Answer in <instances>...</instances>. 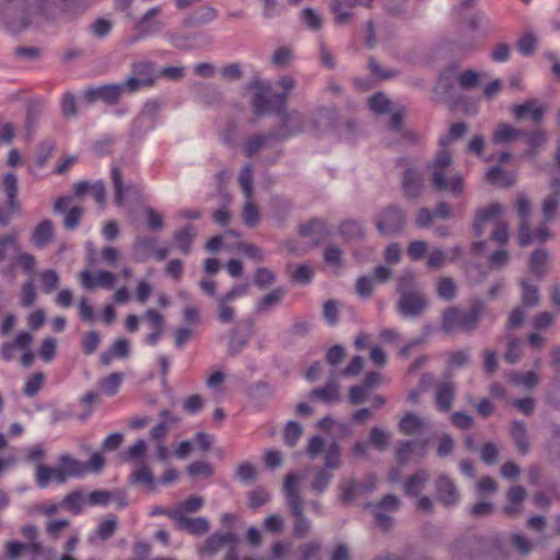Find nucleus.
<instances>
[{"label": "nucleus", "instance_id": "obj_30", "mask_svg": "<svg viewBox=\"0 0 560 560\" xmlns=\"http://www.w3.org/2000/svg\"><path fill=\"white\" fill-rule=\"evenodd\" d=\"M287 293L288 291L283 287L273 289L256 302L257 313H269L271 308L281 304Z\"/></svg>", "mask_w": 560, "mask_h": 560}, {"label": "nucleus", "instance_id": "obj_9", "mask_svg": "<svg viewBox=\"0 0 560 560\" xmlns=\"http://www.w3.org/2000/svg\"><path fill=\"white\" fill-rule=\"evenodd\" d=\"M253 335L254 322L252 319L243 320L237 326L232 328L229 336V354H238L247 346Z\"/></svg>", "mask_w": 560, "mask_h": 560}, {"label": "nucleus", "instance_id": "obj_11", "mask_svg": "<svg viewBox=\"0 0 560 560\" xmlns=\"http://www.w3.org/2000/svg\"><path fill=\"white\" fill-rule=\"evenodd\" d=\"M428 307V301L423 293L413 292L400 296L397 302V310L400 315L408 318L420 316Z\"/></svg>", "mask_w": 560, "mask_h": 560}, {"label": "nucleus", "instance_id": "obj_51", "mask_svg": "<svg viewBox=\"0 0 560 560\" xmlns=\"http://www.w3.org/2000/svg\"><path fill=\"white\" fill-rule=\"evenodd\" d=\"M20 246L15 235L8 234L0 237V262L18 254Z\"/></svg>", "mask_w": 560, "mask_h": 560}, {"label": "nucleus", "instance_id": "obj_60", "mask_svg": "<svg viewBox=\"0 0 560 560\" xmlns=\"http://www.w3.org/2000/svg\"><path fill=\"white\" fill-rule=\"evenodd\" d=\"M332 478L334 476L329 470L319 468L316 471L314 480L312 481V490L315 491L316 493L325 492L328 489L329 485L331 483Z\"/></svg>", "mask_w": 560, "mask_h": 560}, {"label": "nucleus", "instance_id": "obj_34", "mask_svg": "<svg viewBox=\"0 0 560 560\" xmlns=\"http://www.w3.org/2000/svg\"><path fill=\"white\" fill-rule=\"evenodd\" d=\"M521 137H525V142L528 145L525 155L529 158L537 155L539 149L544 147L548 140L547 132L542 129L525 130V133Z\"/></svg>", "mask_w": 560, "mask_h": 560}, {"label": "nucleus", "instance_id": "obj_32", "mask_svg": "<svg viewBox=\"0 0 560 560\" xmlns=\"http://www.w3.org/2000/svg\"><path fill=\"white\" fill-rule=\"evenodd\" d=\"M525 133L524 129L515 128L509 124H499L492 133L494 144L509 143Z\"/></svg>", "mask_w": 560, "mask_h": 560}, {"label": "nucleus", "instance_id": "obj_10", "mask_svg": "<svg viewBox=\"0 0 560 560\" xmlns=\"http://www.w3.org/2000/svg\"><path fill=\"white\" fill-rule=\"evenodd\" d=\"M121 96V88H119L118 83L91 86L84 92V98L88 103L101 101L108 105H116Z\"/></svg>", "mask_w": 560, "mask_h": 560}, {"label": "nucleus", "instance_id": "obj_56", "mask_svg": "<svg viewBox=\"0 0 560 560\" xmlns=\"http://www.w3.org/2000/svg\"><path fill=\"white\" fill-rule=\"evenodd\" d=\"M339 233L347 240H357L364 235V230L360 222L354 220H347L340 224Z\"/></svg>", "mask_w": 560, "mask_h": 560}, {"label": "nucleus", "instance_id": "obj_28", "mask_svg": "<svg viewBox=\"0 0 560 560\" xmlns=\"http://www.w3.org/2000/svg\"><path fill=\"white\" fill-rule=\"evenodd\" d=\"M550 236L549 229L541 225L536 232L530 231L527 222H521L518 231V243L521 246H527L534 241L545 242Z\"/></svg>", "mask_w": 560, "mask_h": 560}, {"label": "nucleus", "instance_id": "obj_47", "mask_svg": "<svg viewBox=\"0 0 560 560\" xmlns=\"http://www.w3.org/2000/svg\"><path fill=\"white\" fill-rule=\"evenodd\" d=\"M486 180L490 184H501L504 187H509L513 185L514 176L500 166H492L486 173Z\"/></svg>", "mask_w": 560, "mask_h": 560}, {"label": "nucleus", "instance_id": "obj_36", "mask_svg": "<svg viewBox=\"0 0 560 560\" xmlns=\"http://www.w3.org/2000/svg\"><path fill=\"white\" fill-rule=\"evenodd\" d=\"M197 235V230L195 226L188 224L183 229L178 230L174 234V241L178 247V249L184 254L188 255L191 252V244Z\"/></svg>", "mask_w": 560, "mask_h": 560}, {"label": "nucleus", "instance_id": "obj_41", "mask_svg": "<svg viewBox=\"0 0 560 560\" xmlns=\"http://www.w3.org/2000/svg\"><path fill=\"white\" fill-rule=\"evenodd\" d=\"M552 194L549 195L542 203V212L546 220L555 217L556 210L560 202V179L556 178L551 182Z\"/></svg>", "mask_w": 560, "mask_h": 560}, {"label": "nucleus", "instance_id": "obj_6", "mask_svg": "<svg viewBox=\"0 0 560 560\" xmlns=\"http://www.w3.org/2000/svg\"><path fill=\"white\" fill-rule=\"evenodd\" d=\"M32 22V5L27 0H0V24L11 33H19Z\"/></svg>", "mask_w": 560, "mask_h": 560}, {"label": "nucleus", "instance_id": "obj_37", "mask_svg": "<svg viewBox=\"0 0 560 560\" xmlns=\"http://www.w3.org/2000/svg\"><path fill=\"white\" fill-rule=\"evenodd\" d=\"M429 474L424 469H419L411 475L405 482V494L417 497L429 481Z\"/></svg>", "mask_w": 560, "mask_h": 560}, {"label": "nucleus", "instance_id": "obj_13", "mask_svg": "<svg viewBox=\"0 0 560 560\" xmlns=\"http://www.w3.org/2000/svg\"><path fill=\"white\" fill-rule=\"evenodd\" d=\"M81 284L86 290H94L96 288L113 289L117 280L115 273L107 270H97L94 275L89 270L80 272Z\"/></svg>", "mask_w": 560, "mask_h": 560}, {"label": "nucleus", "instance_id": "obj_2", "mask_svg": "<svg viewBox=\"0 0 560 560\" xmlns=\"http://www.w3.org/2000/svg\"><path fill=\"white\" fill-rule=\"evenodd\" d=\"M301 475L298 472H290L285 476L283 482V495L285 504L290 514L294 517L293 535L298 538H303L312 528L311 521L304 515V501L299 493V483Z\"/></svg>", "mask_w": 560, "mask_h": 560}, {"label": "nucleus", "instance_id": "obj_57", "mask_svg": "<svg viewBox=\"0 0 560 560\" xmlns=\"http://www.w3.org/2000/svg\"><path fill=\"white\" fill-rule=\"evenodd\" d=\"M438 296L444 301H452L457 293V287L452 278L444 277L436 284Z\"/></svg>", "mask_w": 560, "mask_h": 560}, {"label": "nucleus", "instance_id": "obj_12", "mask_svg": "<svg viewBox=\"0 0 560 560\" xmlns=\"http://www.w3.org/2000/svg\"><path fill=\"white\" fill-rule=\"evenodd\" d=\"M174 527L191 536L200 537L209 533L210 522L205 516L190 517L178 513Z\"/></svg>", "mask_w": 560, "mask_h": 560}, {"label": "nucleus", "instance_id": "obj_29", "mask_svg": "<svg viewBox=\"0 0 560 560\" xmlns=\"http://www.w3.org/2000/svg\"><path fill=\"white\" fill-rule=\"evenodd\" d=\"M2 189L7 197V205L11 212H20L18 197V178L14 173H7L2 179Z\"/></svg>", "mask_w": 560, "mask_h": 560}, {"label": "nucleus", "instance_id": "obj_24", "mask_svg": "<svg viewBox=\"0 0 560 560\" xmlns=\"http://www.w3.org/2000/svg\"><path fill=\"white\" fill-rule=\"evenodd\" d=\"M526 498V490L522 486H513L506 493L508 503L503 506V513L509 517H515L522 512V504Z\"/></svg>", "mask_w": 560, "mask_h": 560}, {"label": "nucleus", "instance_id": "obj_1", "mask_svg": "<svg viewBox=\"0 0 560 560\" xmlns=\"http://www.w3.org/2000/svg\"><path fill=\"white\" fill-rule=\"evenodd\" d=\"M452 165L453 155L451 151L448 149H441L428 165V170L431 172V183L434 189L448 191L457 197L464 191L465 182L463 175L458 172L447 177L448 170Z\"/></svg>", "mask_w": 560, "mask_h": 560}, {"label": "nucleus", "instance_id": "obj_31", "mask_svg": "<svg viewBox=\"0 0 560 560\" xmlns=\"http://www.w3.org/2000/svg\"><path fill=\"white\" fill-rule=\"evenodd\" d=\"M328 233L325 221L320 219H312L300 226V235L312 237L316 243L326 237Z\"/></svg>", "mask_w": 560, "mask_h": 560}, {"label": "nucleus", "instance_id": "obj_62", "mask_svg": "<svg viewBox=\"0 0 560 560\" xmlns=\"http://www.w3.org/2000/svg\"><path fill=\"white\" fill-rule=\"evenodd\" d=\"M369 107L375 114H385L390 110V101L382 92H376L369 98Z\"/></svg>", "mask_w": 560, "mask_h": 560}, {"label": "nucleus", "instance_id": "obj_54", "mask_svg": "<svg viewBox=\"0 0 560 560\" xmlns=\"http://www.w3.org/2000/svg\"><path fill=\"white\" fill-rule=\"evenodd\" d=\"M110 175H112V180H113L114 190H115V202H116V205L121 206L125 202V198H126L125 194L127 191H129L131 189V187L124 186L121 172L118 167H113Z\"/></svg>", "mask_w": 560, "mask_h": 560}, {"label": "nucleus", "instance_id": "obj_63", "mask_svg": "<svg viewBox=\"0 0 560 560\" xmlns=\"http://www.w3.org/2000/svg\"><path fill=\"white\" fill-rule=\"evenodd\" d=\"M39 278L45 293H51L59 285V275L54 269H46L39 273Z\"/></svg>", "mask_w": 560, "mask_h": 560}, {"label": "nucleus", "instance_id": "obj_17", "mask_svg": "<svg viewBox=\"0 0 560 560\" xmlns=\"http://www.w3.org/2000/svg\"><path fill=\"white\" fill-rule=\"evenodd\" d=\"M372 1L373 0H368L366 2L362 0H331L330 10L334 13L336 23L343 25L350 22L352 9L360 4L370 8Z\"/></svg>", "mask_w": 560, "mask_h": 560}, {"label": "nucleus", "instance_id": "obj_4", "mask_svg": "<svg viewBox=\"0 0 560 560\" xmlns=\"http://www.w3.org/2000/svg\"><path fill=\"white\" fill-rule=\"evenodd\" d=\"M248 88L254 90L250 105L256 116L259 117L267 113L278 114L285 107L287 94L273 93L269 83L255 79Z\"/></svg>", "mask_w": 560, "mask_h": 560}, {"label": "nucleus", "instance_id": "obj_5", "mask_svg": "<svg viewBox=\"0 0 560 560\" xmlns=\"http://www.w3.org/2000/svg\"><path fill=\"white\" fill-rule=\"evenodd\" d=\"M482 312L483 303L480 301H475L468 311H463L456 306L448 307L443 313L441 329L445 332L471 331L477 327Z\"/></svg>", "mask_w": 560, "mask_h": 560}, {"label": "nucleus", "instance_id": "obj_39", "mask_svg": "<svg viewBox=\"0 0 560 560\" xmlns=\"http://www.w3.org/2000/svg\"><path fill=\"white\" fill-rule=\"evenodd\" d=\"M156 240L150 236H138L133 244L135 259L143 262L149 259L150 253L154 250Z\"/></svg>", "mask_w": 560, "mask_h": 560}, {"label": "nucleus", "instance_id": "obj_8", "mask_svg": "<svg viewBox=\"0 0 560 560\" xmlns=\"http://www.w3.org/2000/svg\"><path fill=\"white\" fill-rule=\"evenodd\" d=\"M406 222L404 211L397 206L384 208L375 218L376 229L382 234H393L399 232Z\"/></svg>", "mask_w": 560, "mask_h": 560}, {"label": "nucleus", "instance_id": "obj_49", "mask_svg": "<svg viewBox=\"0 0 560 560\" xmlns=\"http://www.w3.org/2000/svg\"><path fill=\"white\" fill-rule=\"evenodd\" d=\"M520 284L522 289L521 294L523 305L526 307L536 306L539 302L538 288L525 279H522Z\"/></svg>", "mask_w": 560, "mask_h": 560}, {"label": "nucleus", "instance_id": "obj_43", "mask_svg": "<svg viewBox=\"0 0 560 560\" xmlns=\"http://www.w3.org/2000/svg\"><path fill=\"white\" fill-rule=\"evenodd\" d=\"M44 110L45 103L43 101H33L28 103L25 120V127L28 131H33L36 128Z\"/></svg>", "mask_w": 560, "mask_h": 560}, {"label": "nucleus", "instance_id": "obj_53", "mask_svg": "<svg viewBox=\"0 0 560 560\" xmlns=\"http://www.w3.org/2000/svg\"><path fill=\"white\" fill-rule=\"evenodd\" d=\"M132 75L140 80H144V84L149 88L154 83V66L152 62L144 61L132 65Z\"/></svg>", "mask_w": 560, "mask_h": 560}, {"label": "nucleus", "instance_id": "obj_16", "mask_svg": "<svg viewBox=\"0 0 560 560\" xmlns=\"http://www.w3.org/2000/svg\"><path fill=\"white\" fill-rule=\"evenodd\" d=\"M401 188L408 199L418 198L424 189L423 174L416 168H408L401 178Z\"/></svg>", "mask_w": 560, "mask_h": 560}, {"label": "nucleus", "instance_id": "obj_52", "mask_svg": "<svg viewBox=\"0 0 560 560\" xmlns=\"http://www.w3.org/2000/svg\"><path fill=\"white\" fill-rule=\"evenodd\" d=\"M73 0H34V8L42 13L65 11Z\"/></svg>", "mask_w": 560, "mask_h": 560}, {"label": "nucleus", "instance_id": "obj_50", "mask_svg": "<svg viewBox=\"0 0 560 560\" xmlns=\"http://www.w3.org/2000/svg\"><path fill=\"white\" fill-rule=\"evenodd\" d=\"M506 339L508 348L504 353V360L510 364H514L522 358L524 342L523 340L510 335L506 336Z\"/></svg>", "mask_w": 560, "mask_h": 560}, {"label": "nucleus", "instance_id": "obj_26", "mask_svg": "<svg viewBox=\"0 0 560 560\" xmlns=\"http://www.w3.org/2000/svg\"><path fill=\"white\" fill-rule=\"evenodd\" d=\"M159 417L161 421L150 431V438L153 441H160L165 438L168 434L172 425L178 422V418L167 409L161 410L159 412Z\"/></svg>", "mask_w": 560, "mask_h": 560}, {"label": "nucleus", "instance_id": "obj_61", "mask_svg": "<svg viewBox=\"0 0 560 560\" xmlns=\"http://www.w3.org/2000/svg\"><path fill=\"white\" fill-rule=\"evenodd\" d=\"M62 508L72 512L74 515H79L83 511V498L80 491H72L68 493L61 501Z\"/></svg>", "mask_w": 560, "mask_h": 560}, {"label": "nucleus", "instance_id": "obj_42", "mask_svg": "<svg viewBox=\"0 0 560 560\" xmlns=\"http://www.w3.org/2000/svg\"><path fill=\"white\" fill-rule=\"evenodd\" d=\"M231 303L220 295L217 296V318L221 324H232L235 320L236 311Z\"/></svg>", "mask_w": 560, "mask_h": 560}, {"label": "nucleus", "instance_id": "obj_20", "mask_svg": "<svg viewBox=\"0 0 560 560\" xmlns=\"http://www.w3.org/2000/svg\"><path fill=\"white\" fill-rule=\"evenodd\" d=\"M70 203V198L68 197H60L56 200L54 205V209L57 212L65 213V228L67 230H74L79 226L81 218L83 215V208L81 207H72L70 210L67 211Z\"/></svg>", "mask_w": 560, "mask_h": 560}, {"label": "nucleus", "instance_id": "obj_19", "mask_svg": "<svg viewBox=\"0 0 560 560\" xmlns=\"http://www.w3.org/2000/svg\"><path fill=\"white\" fill-rule=\"evenodd\" d=\"M51 480L59 485L65 483V476L59 460L55 467L43 464L36 466L35 481L40 489L46 488Z\"/></svg>", "mask_w": 560, "mask_h": 560}, {"label": "nucleus", "instance_id": "obj_27", "mask_svg": "<svg viewBox=\"0 0 560 560\" xmlns=\"http://www.w3.org/2000/svg\"><path fill=\"white\" fill-rule=\"evenodd\" d=\"M54 231V224L50 220H42L35 226L31 240L37 248H45L52 241Z\"/></svg>", "mask_w": 560, "mask_h": 560}, {"label": "nucleus", "instance_id": "obj_38", "mask_svg": "<svg viewBox=\"0 0 560 560\" xmlns=\"http://www.w3.org/2000/svg\"><path fill=\"white\" fill-rule=\"evenodd\" d=\"M425 421L413 412H407L400 420L398 429L402 434L413 435L419 433L424 427Z\"/></svg>", "mask_w": 560, "mask_h": 560}, {"label": "nucleus", "instance_id": "obj_18", "mask_svg": "<svg viewBox=\"0 0 560 560\" xmlns=\"http://www.w3.org/2000/svg\"><path fill=\"white\" fill-rule=\"evenodd\" d=\"M456 396V386L453 382H440L435 386L434 402L439 411L448 412Z\"/></svg>", "mask_w": 560, "mask_h": 560}, {"label": "nucleus", "instance_id": "obj_23", "mask_svg": "<svg viewBox=\"0 0 560 560\" xmlns=\"http://www.w3.org/2000/svg\"><path fill=\"white\" fill-rule=\"evenodd\" d=\"M161 109V103L156 100H149L144 103L141 113L133 121L135 129H141L145 125L147 130L154 128L156 116Z\"/></svg>", "mask_w": 560, "mask_h": 560}, {"label": "nucleus", "instance_id": "obj_46", "mask_svg": "<svg viewBox=\"0 0 560 560\" xmlns=\"http://www.w3.org/2000/svg\"><path fill=\"white\" fill-rule=\"evenodd\" d=\"M339 490L341 502L349 504L354 501L361 491V485L353 479H342L339 483Z\"/></svg>", "mask_w": 560, "mask_h": 560}, {"label": "nucleus", "instance_id": "obj_59", "mask_svg": "<svg viewBox=\"0 0 560 560\" xmlns=\"http://www.w3.org/2000/svg\"><path fill=\"white\" fill-rule=\"evenodd\" d=\"M467 131V125L465 122H455L451 126L448 133L443 135L439 139V145L441 149H446V147L452 142L459 138H462Z\"/></svg>", "mask_w": 560, "mask_h": 560}, {"label": "nucleus", "instance_id": "obj_25", "mask_svg": "<svg viewBox=\"0 0 560 560\" xmlns=\"http://www.w3.org/2000/svg\"><path fill=\"white\" fill-rule=\"evenodd\" d=\"M58 459L62 468L65 482L69 478H82L88 474V465L69 454H62Z\"/></svg>", "mask_w": 560, "mask_h": 560}, {"label": "nucleus", "instance_id": "obj_33", "mask_svg": "<svg viewBox=\"0 0 560 560\" xmlns=\"http://www.w3.org/2000/svg\"><path fill=\"white\" fill-rule=\"evenodd\" d=\"M510 434L520 454L525 455L529 452V442L527 436V428L522 421H513Z\"/></svg>", "mask_w": 560, "mask_h": 560}, {"label": "nucleus", "instance_id": "obj_3", "mask_svg": "<svg viewBox=\"0 0 560 560\" xmlns=\"http://www.w3.org/2000/svg\"><path fill=\"white\" fill-rule=\"evenodd\" d=\"M503 207L500 203H491L479 209L475 214L474 231L476 236L480 237L486 233L488 226L492 228L491 240L499 244H505L509 241L508 223L501 220L500 215Z\"/></svg>", "mask_w": 560, "mask_h": 560}, {"label": "nucleus", "instance_id": "obj_44", "mask_svg": "<svg viewBox=\"0 0 560 560\" xmlns=\"http://www.w3.org/2000/svg\"><path fill=\"white\" fill-rule=\"evenodd\" d=\"M549 255L545 249H537L532 253L529 259V269L537 277H542L547 272V262Z\"/></svg>", "mask_w": 560, "mask_h": 560}, {"label": "nucleus", "instance_id": "obj_48", "mask_svg": "<svg viewBox=\"0 0 560 560\" xmlns=\"http://www.w3.org/2000/svg\"><path fill=\"white\" fill-rule=\"evenodd\" d=\"M218 16V12L212 7H203L196 12H194L187 20L186 24L189 26H196L209 23L215 20Z\"/></svg>", "mask_w": 560, "mask_h": 560}, {"label": "nucleus", "instance_id": "obj_64", "mask_svg": "<svg viewBox=\"0 0 560 560\" xmlns=\"http://www.w3.org/2000/svg\"><path fill=\"white\" fill-rule=\"evenodd\" d=\"M122 374L118 372H114L108 376L104 377L100 382V386L102 390L107 395H115L121 384Z\"/></svg>", "mask_w": 560, "mask_h": 560}, {"label": "nucleus", "instance_id": "obj_40", "mask_svg": "<svg viewBox=\"0 0 560 560\" xmlns=\"http://www.w3.org/2000/svg\"><path fill=\"white\" fill-rule=\"evenodd\" d=\"M271 140H279L278 137H271V130L267 135L255 133L244 143V153L247 158H253L264 145Z\"/></svg>", "mask_w": 560, "mask_h": 560}, {"label": "nucleus", "instance_id": "obj_35", "mask_svg": "<svg viewBox=\"0 0 560 560\" xmlns=\"http://www.w3.org/2000/svg\"><path fill=\"white\" fill-rule=\"evenodd\" d=\"M311 397L317 398L324 402H336L340 398L339 386L334 377H331L324 387L314 388L311 392Z\"/></svg>", "mask_w": 560, "mask_h": 560}, {"label": "nucleus", "instance_id": "obj_22", "mask_svg": "<svg viewBox=\"0 0 560 560\" xmlns=\"http://www.w3.org/2000/svg\"><path fill=\"white\" fill-rule=\"evenodd\" d=\"M512 114L516 119H522L529 115L535 124H540L544 119L545 109L538 105L537 100L529 98L523 104L514 105L511 108Z\"/></svg>", "mask_w": 560, "mask_h": 560}, {"label": "nucleus", "instance_id": "obj_15", "mask_svg": "<svg viewBox=\"0 0 560 560\" xmlns=\"http://www.w3.org/2000/svg\"><path fill=\"white\" fill-rule=\"evenodd\" d=\"M435 490L438 499L445 506H454L460 500L459 491L455 486L454 481L445 475H441L438 477L435 481Z\"/></svg>", "mask_w": 560, "mask_h": 560}, {"label": "nucleus", "instance_id": "obj_14", "mask_svg": "<svg viewBox=\"0 0 560 560\" xmlns=\"http://www.w3.org/2000/svg\"><path fill=\"white\" fill-rule=\"evenodd\" d=\"M457 77L455 70L450 68L442 72L434 86V94L440 102H448L456 98Z\"/></svg>", "mask_w": 560, "mask_h": 560}, {"label": "nucleus", "instance_id": "obj_21", "mask_svg": "<svg viewBox=\"0 0 560 560\" xmlns=\"http://www.w3.org/2000/svg\"><path fill=\"white\" fill-rule=\"evenodd\" d=\"M238 536L234 533H214L211 536H209L203 547L200 549V552H205L208 556L212 557L214 556L224 545H237L238 544Z\"/></svg>", "mask_w": 560, "mask_h": 560}, {"label": "nucleus", "instance_id": "obj_58", "mask_svg": "<svg viewBox=\"0 0 560 560\" xmlns=\"http://www.w3.org/2000/svg\"><path fill=\"white\" fill-rule=\"evenodd\" d=\"M341 450L338 443H330L325 452L324 469H338L341 465L340 460Z\"/></svg>", "mask_w": 560, "mask_h": 560}, {"label": "nucleus", "instance_id": "obj_7", "mask_svg": "<svg viewBox=\"0 0 560 560\" xmlns=\"http://www.w3.org/2000/svg\"><path fill=\"white\" fill-rule=\"evenodd\" d=\"M277 115L280 117L279 129L271 130V137L282 141L300 135L306 128V117L298 110L287 112L284 107Z\"/></svg>", "mask_w": 560, "mask_h": 560}, {"label": "nucleus", "instance_id": "obj_45", "mask_svg": "<svg viewBox=\"0 0 560 560\" xmlns=\"http://www.w3.org/2000/svg\"><path fill=\"white\" fill-rule=\"evenodd\" d=\"M418 0H385V9L393 14H409L416 12Z\"/></svg>", "mask_w": 560, "mask_h": 560}, {"label": "nucleus", "instance_id": "obj_55", "mask_svg": "<svg viewBox=\"0 0 560 560\" xmlns=\"http://www.w3.org/2000/svg\"><path fill=\"white\" fill-rule=\"evenodd\" d=\"M242 218H243L244 224L249 228H254L258 224L260 214H259L258 207L256 206V203L253 200V196H250L249 198H246V202L243 208Z\"/></svg>", "mask_w": 560, "mask_h": 560}]
</instances>
